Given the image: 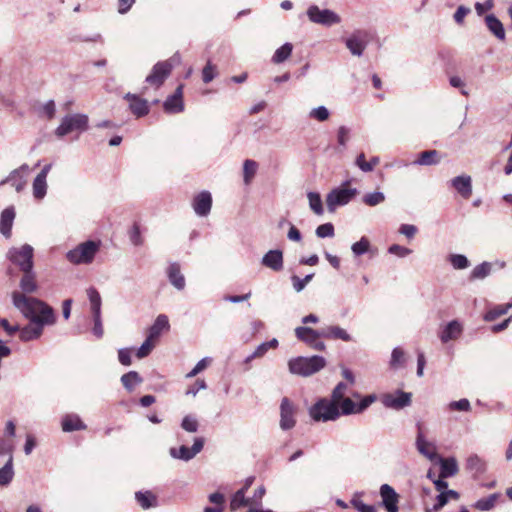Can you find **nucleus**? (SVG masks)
<instances>
[{
	"instance_id": "f03ea898",
	"label": "nucleus",
	"mask_w": 512,
	"mask_h": 512,
	"mask_svg": "<svg viewBox=\"0 0 512 512\" xmlns=\"http://www.w3.org/2000/svg\"><path fill=\"white\" fill-rule=\"evenodd\" d=\"M326 366V360L322 356L296 357L288 362L289 371L303 377L311 376Z\"/></svg>"
},
{
	"instance_id": "72a5a7b5",
	"label": "nucleus",
	"mask_w": 512,
	"mask_h": 512,
	"mask_svg": "<svg viewBox=\"0 0 512 512\" xmlns=\"http://www.w3.org/2000/svg\"><path fill=\"white\" fill-rule=\"evenodd\" d=\"M143 382L142 377L136 371H129L121 376V383L124 388L132 392L135 389V386L141 384Z\"/></svg>"
},
{
	"instance_id": "7ed1b4c3",
	"label": "nucleus",
	"mask_w": 512,
	"mask_h": 512,
	"mask_svg": "<svg viewBox=\"0 0 512 512\" xmlns=\"http://www.w3.org/2000/svg\"><path fill=\"white\" fill-rule=\"evenodd\" d=\"M89 128V118L83 113H72L65 115L58 127L55 129L54 134L58 138H63L68 134L77 133L78 135L87 131Z\"/></svg>"
},
{
	"instance_id": "ddd939ff",
	"label": "nucleus",
	"mask_w": 512,
	"mask_h": 512,
	"mask_svg": "<svg viewBox=\"0 0 512 512\" xmlns=\"http://www.w3.org/2000/svg\"><path fill=\"white\" fill-rule=\"evenodd\" d=\"M296 407L287 398L284 397L280 404V428L284 431L291 430L296 425Z\"/></svg>"
},
{
	"instance_id": "2eb2a0df",
	"label": "nucleus",
	"mask_w": 512,
	"mask_h": 512,
	"mask_svg": "<svg viewBox=\"0 0 512 512\" xmlns=\"http://www.w3.org/2000/svg\"><path fill=\"white\" fill-rule=\"evenodd\" d=\"M366 32L357 30L345 40V45L352 55L362 56L366 46Z\"/></svg>"
},
{
	"instance_id": "c03bdc74",
	"label": "nucleus",
	"mask_w": 512,
	"mask_h": 512,
	"mask_svg": "<svg viewBox=\"0 0 512 512\" xmlns=\"http://www.w3.org/2000/svg\"><path fill=\"white\" fill-rule=\"evenodd\" d=\"M448 261L456 270H464L470 266L468 258L463 254H450Z\"/></svg>"
},
{
	"instance_id": "58836bf2",
	"label": "nucleus",
	"mask_w": 512,
	"mask_h": 512,
	"mask_svg": "<svg viewBox=\"0 0 512 512\" xmlns=\"http://www.w3.org/2000/svg\"><path fill=\"white\" fill-rule=\"evenodd\" d=\"M87 296L90 301V308L92 314H100L101 313V305L102 300L100 293L95 287H89L87 289Z\"/></svg>"
},
{
	"instance_id": "2f4dec72",
	"label": "nucleus",
	"mask_w": 512,
	"mask_h": 512,
	"mask_svg": "<svg viewBox=\"0 0 512 512\" xmlns=\"http://www.w3.org/2000/svg\"><path fill=\"white\" fill-rule=\"evenodd\" d=\"M466 469L477 477L486 471V462L476 454L471 455L467 458Z\"/></svg>"
},
{
	"instance_id": "de8ad7c7",
	"label": "nucleus",
	"mask_w": 512,
	"mask_h": 512,
	"mask_svg": "<svg viewBox=\"0 0 512 512\" xmlns=\"http://www.w3.org/2000/svg\"><path fill=\"white\" fill-rule=\"evenodd\" d=\"M47 193V181L38 177H35L33 181V196L37 200H42Z\"/></svg>"
},
{
	"instance_id": "4468645a",
	"label": "nucleus",
	"mask_w": 512,
	"mask_h": 512,
	"mask_svg": "<svg viewBox=\"0 0 512 512\" xmlns=\"http://www.w3.org/2000/svg\"><path fill=\"white\" fill-rule=\"evenodd\" d=\"M417 436H416V449L417 451L423 455L424 457L428 458L429 460L433 461L437 459V453H436V447L432 442H429L422 431V424H417Z\"/></svg>"
},
{
	"instance_id": "e433bc0d",
	"label": "nucleus",
	"mask_w": 512,
	"mask_h": 512,
	"mask_svg": "<svg viewBox=\"0 0 512 512\" xmlns=\"http://www.w3.org/2000/svg\"><path fill=\"white\" fill-rule=\"evenodd\" d=\"M500 497V494L499 493H493V494H490L489 496L487 497H484V498H481L479 500H477L473 507L479 511H490L492 510L495 505H496V502L497 500L499 499Z\"/></svg>"
},
{
	"instance_id": "49530a36",
	"label": "nucleus",
	"mask_w": 512,
	"mask_h": 512,
	"mask_svg": "<svg viewBox=\"0 0 512 512\" xmlns=\"http://www.w3.org/2000/svg\"><path fill=\"white\" fill-rule=\"evenodd\" d=\"M341 415H351L358 414V404H356L353 400L346 397L343 400L339 401L338 404Z\"/></svg>"
},
{
	"instance_id": "ea45409f",
	"label": "nucleus",
	"mask_w": 512,
	"mask_h": 512,
	"mask_svg": "<svg viewBox=\"0 0 512 512\" xmlns=\"http://www.w3.org/2000/svg\"><path fill=\"white\" fill-rule=\"evenodd\" d=\"M209 501L214 504V507H205L204 512H223L225 496L220 492L212 493L208 496Z\"/></svg>"
},
{
	"instance_id": "423d86ee",
	"label": "nucleus",
	"mask_w": 512,
	"mask_h": 512,
	"mask_svg": "<svg viewBox=\"0 0 512 512\" xmlns=\"http://www.w3.org/2000/svg\"><path fill=\"white\" fill-rule=\"evenodd\" d=\"M349 181L343 186L332 189L326 196V205L329 212H334L338 207L345 206L358 194L356 188L346 187Z\"/></svg>"
},
{
	"instance_id": "69168bd1",
	"label": "nucleus",
	"mask_w": 512,
	"mask_h": 512,
	"mask_svg": "<svg viewBox=\"0 0 512 512\" xmlns=\"http://www.w3.org/2000/svg\"><path fill=\"white\" fill-rule=\"evenodd\" d=\"M352 506L358 512H377V509L373 505L365 504L362 500H360L357 496H354L351 500Z\"/></svg>"
},
{
	"instance_id": "3c124183",
	"label": "nucleus",
	"mask_w": 512,
	"mask_h": 512,
	"mask_svg": "<svg viewBox=\"0 0 512 512\" xmlns=\"http://www.w3.org/2000/svg\"><path fill=\"white\" fill-rule=\"evenodd\" d=\"M511 308V305H498L494 307L493 309H490L486 314L484 315L485 321H494L498 317L506 314L508 310Z\"/></svg>"
},
{
	"instance_id": "603ef678",
	"label": "nucleus",
	"mask_w": 512,
	"mask_h": 512,
	"mask_svg": "<svg viewBox=\"0 0 512 512\" xmlns=\"http://www.w3.org/2000/svg\"><path fill=\"white\" fill-rule=\"evenodd\" d=\"M129 240L134 246H141L144 243V238L141 234L140 225L138 223H134L130 228L129 232Z\"/></svg>"
},
{
	"instance_id": "473e14b6",
	"label": "nucleus",
	"mask_w": 512,
	"mask_h": 512,
	"mask_svg": "<svg viewBox=\"0 0 512 512\" xmlns=\"http://www.w3.org/2000/svg\"><path fill=\"white\" fill-rule=\"evenodd\" d=\"M493 265L490 262L484 261L479 265H476L469 275L470 281L483 280L489 276L492 272Z\"/></svg>"
},
{
	"instance_id": "a878e982",
	"label": "nucleus",
	"mask_w": 512,
	"mask_h": 512,
	"mask_svg": "<svg viewBox=\"0 0 512 512\" xmlns=\"http://www.w3.org/2000/svg\"><path fill=\"white\" fill-rule=\"evenodd\" d=\"M167 277L171 285H173L177 290L181 291L185 288V277L181 273L180 265L178 263L175 262L169 265L167 268Z\"/></svg>"
},
{
	"instance_id": "13d9d810",
	"label": "nucleus",
	"mask_w": 512,
	"mask_h": 512,
	"mask_svg": "<svg viewBox=\"0 0 512 512\" xmlns=\"http://www.w3.org/2000/svg\"><path fill=\"white\" fill-rule=\"evenodd\" d=\"M155 341L151 340L150 338H146V340L142 343V345L138 348L136 352V356L139 359L147 357L153 348L155 347Z\"/></svg>"
},
{
	"instance_id": "412c9836",
	"label": "nucleus",
	"mask_w": 512,
	"mask_h": 512,
	"mask_svg": "<svg viewBox=\"0 0 512 512\" xmlns=\"http://www.w3.org/2000/svg\"><path fill=\"white\" fill-rule=\"evenodd\" d=\"M463 332V326L458 320H452L448 322L441 332L439 338L442 343H448L449 341L457 340Z\"/></svg>"
},
{
	"instance_id": "4c0bfd02",
	"label": "nucleus",
	"mask_w": 512,
	"mask_h": 512,
	"mask_svg": "<svg viewBox=\"0 0 512 512\" xmlns=\"http://www.w3.org/2000/svg\"><path fill=\"white\" fill-rule=\"evenodd\" d=\"M14 477L13 456L10 455L6 464L0 468V486H7Z\"/></svg>"
},
{
	"instance_id": "f8f14e48",
	"label": "nucleus",
	"mask_w": 512,
	"mask_h": 512,
	"mask_svg": "<svg viewBox=\"0 0 512 512\" xmlns=\"http://www.w3.org/2000/svg\"><path fill=\"white\" fill-rule=\"evenodd\" d=\"M204 447V438L197 437L194 439V443L191 447L181 445L179 448L172 447L169 450V454L172 458L189 461L193 459L198 453L202 451Z\"/></svg>"
},
{
	"instance_id": "6ab92c4d",
	"label": "nucleus",
	"mask_w": 512,
	"mask_h": 512,
	"mask_svg": "<svg viewBox=\"0 0 512 512\" xmlns=\"http://www.w3.org/2000/svg\"><path fill=\"white\" fill-rule=\"evenodd\" d=\"M28 172L29 166L27 164H22L19 168L13 170L10 175L1 182V184L9 182L17 192H21L26 185L25 174Z\"/></svg>"
},
{
	"instance_id": "c85d7f7f",
	"label": "nucleus",
	"mask_w": 512,
	"mask_h": 512,
	"mask_svg": "<svg viewBox=\"0 0 512 512\" xmlns=\"http://www.w3.org/2000/svg\"><path fill=\"white\" fill-rule=\"evenodd\" d=\"M19 286L21 288V291H18L19 293H22L25 296H28L27 294H32L37 291L38 285L35 280V273L32 270H29V272H23V276L20 279Z\"/></svg>"
},
{
	"instance_id": "37998d69",
	"label": "nucleus",
	"mask_w": 512,
	"mask_h": 512,
	"mask_svg": "<svg viewBox=\"0 0 512 512\" xmlns=\"http://www.w3.org/2000/svg\"><path fill=\"white\" fill-rule=\"evenodd\" d=\"M307 198L309 201V207L310 209L316 214V215H322L324 213L322 199L319 193L317 192H308Z\"/></svg>"
},
{
	"instance_id": "bf43d9fd",
	"label": "nucleus",
	"mask_w": 512,
	"mask_h": 512,
	"mask_svg": "<svg viewBox=\"0 0 512 512\" xmlns=\"http://www.w3.org/2000/svg\"><path fill=\"white\" fill-rule=\"evenodd\" d=\"M278 346L277 339L273 338L270 341L261 343L255 350H254V356L257 358L263 357L267 351L271 348H276Z\"/></svg>"
},
{
	"instance_id": "1a4fd4ad",
	"label": "nucleus",
	"mask_w": 512,
	"mask_h": 512,
	"mask_svg": "<svg viewBox=\"0 0 512 512\" xmlns=\"http://www.w3.org/2000/svg\"><path fill=\"white\" fill-rule=\"evenodd\" d=\"M177 56L178 55L175 54L174 57L168 60L156 63L153 66L151 73L146 77L145 82L159 88L170 75Z\"/></svg>"
},
{
	"instance_id": "e2e57ef3",
	"label": "nucleus",
	"mask_w": 512,
	"mask_h": 512,
	"mask_svg": "<svg viewBox=\"0 0 512 512\" xmlns=\"http://www.w3.org/2000/svg\"><path fill=\"white\" fill-rule=\"evenodd\" d=\"M216 77V66L208 61L202 70V80L204 83H210Z\"/></svg>"
},
{
	"instance_id": "cd10ccee",
	"label": "nucleus",
	"mask_w": 512,
	"mask_h": 512,
	"mask_svg": "<svg viewBox=\"0 0 512 512\" xmlns=\"http://www.w3.org/2000/svg\"><path fill=\"white\" fill-rule=\"evenodd\" d=\"M323 338L337 340L340 339L345 342L352 341L351 335L340 326H328L321 329Z\"/></svg>"
},
{
	"instance_id": "dca6fc26",
	"label": "nucleus",
	"mask_w": 512,
	"mask_h": 512,
	"mask_svg": "<svg viewBox=\"0 0 512 512\" xmlns=\"http://www.w3.org/2000/svg\"><path fill=\"white\" fill-rule=\"evenodd\" d=\"M380 496L382 504L387 512H398L399 495L389 484H383L380 487Z\"/></svg>"
},
{
	"instance_id": "f3484780",
	"label": "nucleus",
	"mask_w": 512,
	"mask_h": 512,
	"mask_svg": "<svg viewBox=\"0 0 512 512\" xmlns=\"http://www.w3.org/2000/svg\"><path fill=\"white\" fill-rule=\"evenodd\" d=\"M192 207L196 215L200 217L207 216L212 207V196L208 191H202L197 194L192 201Z\"/></svg>"
},
{
	"instance_id": "4d7b16f0",
	"label": "nucleus",
	"mask_w": 512,
	"mask_h": 512,
	"mask_svg": "<svg viewBox=\"0 0 512 512\" xmlns=\"http://www.w3.org/2000/svg\"><path fill=\"white\" fill-rule=\"evenodd\" d=\"M330 116L329 110L325 106H318L316 108H313L309 112V117L315 120H318L320 122H324L328 120Z\"/></svg>"
},
{
	"instance_id": "6e6552de",
	"label": "nucleus",
	"mask_w": 512,
	"mask_h": 512,
	"mask_svg": "<svg viewBox=\"0 0 512 512\" xmlns=\"http://www.w3.org/2000/svg\"><path fill=\"white\" fill-rule=\"evenodd\" d=\"M308 19L322 26H333L341 22V17L330 9H320L317 5H311L307 9Z\"/></svg>"
},
{
	"instance_id": "9b49d317",
	"label": "nucleus",
	"mask_w": 512,
	"mask_h": 512,
	"mask_svg": "<svg viewBox=\"0 0 512 512\" xmlns=\"http://www.w3.org/2000/svg\"><path fill=\"white\" fill-rule=\"evenodd\" d=\"M296 337L309 345L311 348L317 351L325 350V343L319 341V338H323L320 330H315L310 327L300 326L295 329Z\"/></svg>"
},
{
	"instance_id": "b1692460",
	"label": "nucleus",
	"mask_w": 512,
	"mask_h": 512,
	"mask_svg": "<svg viewBox=\"0 0 512 512\" xmlns=\"http://www.w3.org/2000/svg\"><path fill=\"white\" fill-rule=\"evenodd\" d=\"M15 215H16L15 209L12 206L11 207H7L1 213V216H0V233L5 238H10L11 237V230H12L13 222H14V219H15Z\"/></svg>"
},
{
	"instance_id": "39448f33",
	"label": "nucleus",
	"mask_w": 512,
	"mask_h": 512,
	"mask_svg": "<svg viewBox=\"0 0 512 512\" xmlns=\"http://www.w3.org/2000/svg\"><path fill=\"white\" fill-rule=\"evenodd\" d=\"M309 414L316 422L335 421L341 416L338 404L328 398L319 399L311 406Z\"/></svg>"
},
{
	"instance_id": "5701e85b",
	"label": "nucleus",
	"mask_w": 512,
	"mask_h": 512,
	"mask_svg": "<svg viewBox=\"0 0 512 512\" xmlns=\"http://www.w3.org/2000/svg\"><path fill=\"white\" fill-rule=\"evenodd\" d=\"M170 328L168 317L164 314H160L155 319L153 325L148 329L147 337L153 341H157V339L161 336L164 331H168Z\"/></svg>"
},
{
	"instance_id": "0e129e2a",
	"label": "nucleus",
	"mask_w": 512,
	"mask_h": 512,
	"mask_svg": "<svg viewBox=\"0 0 512 512\" xmlns=\"http://www.w3.org/2000/svg\"><path fill=\"white\" fill-rule=\"evenodd\" d=\"M350 132L351 130L347 126H340L337 130V142L343 149L350 139Z\"/></svg>"
},
{
	"instance_id": "4be33fe9",
	"label": "nucleus",
	"mask_w": 512,
	"mask_h": 512,
	"mask_svg": "<svg viewBox=\"0 0 512 512\" xmlns=\"http://www.w3.org/2000/svg\"><path fill=\"white\" fill-rule=\"evenodd\" d=\"M450 184L464 199L472 195V179L469 175L456 176L451 179Z\"/></svg>"
},
{
	"instance_id": "20e7f679",
	"label": "nucleus",
	"mask_w": 512,
	"mask_h": 512,
	"mask_svg": "<svg viewBox=\"0 0 512 512\" xmlns=\"http://www.w3.org/2000/svg\"><path fill=\"white\" fill-rule=\"evenodd\" d=\"M101 247L100 241L87 240L66 253V259L73 265L90 264Z\"/></svg>"
},
{
	"instance_id": "5fc2aeb1",
	"label": "nucleus",
	"mask_w": 512,
	"mask_h": 512,
	"mask_svg": "<svg viewBox=\"0 0 512 512\" xmlns=\"http://www.w3.org/2000/svg\"><path fill=\"white\" fill-rule=\"evenodd\" d=\"M313 277H314L313 273L306 275L304 278H299L298 276L293 275L291 277V281H292L294 290L296 292H301L302 290H304L306 285L313 279Z\"/></svg>"
},
{
	"instance_id": "864d4df0",
	"label": "nucleus",
	"mask_w": 512,
	"mask_h": 512,
	"mask_svg": "<svg viewBox=\"0 0 512 512\" xmlns=\"http://www.w3.org/2000/svg\"><path fill=\"white\" fill-rule=\"evenodd\" d=\"M348 390V385L344 382H339L332 391L331 400L336 404H339L340 400L346 398V393Z\"/></svg>"
},
{
	"instance_id": "6e6d98bb",
	"label": "nucleus",
	"mask_w": 512,
	"mask_h": 512,
	"mask_svg": "<svg viewBox=\"0 0 512 512\" xmlns=\"http://www.w3.org/2000/svg\"><path fill=\"white\" fill-rule=\"evenodd\" d=\"M404 360H405L404 351L399 347L394 348L391 353L390 366L392 368L396 369L403 365Z\"/></svg>"
},
{
	"instance_id": "09e8293b",
	"label": "nucleus",
	"mask_w": 512,
	"mask_h": 512,
	"mask_svg": "<svg viewBox=\"0 0 512 512\" xmlns=\"http://www.w3.org/2000/svg\"><path fill=\"white\" fill-rule=\"evenodd\" d=\"M258 164L256 161L247 159L243 164V174H244V182L246 184L250 183L252 178L255 176L257 172Z\"/></svg>"
},
{
	"instance_id": "f704fd0d",
	"label": "nucleus",
	"mask_w": 512,
	"mask_h": 512,
	"mask_svg": "<svg viewBox=\"0 0 512 512\" xmlns=\"http://www.w3.org/2000/svg\"><path fill=\"white\" fill-rule=\"evenodd\" d=\"M135 499L143 509H149L157 505L156 496L150 491H138L135 493Z\"/></svg>"
},
{
	"instance_id": "393cba45",
	"label": "nucleus",
	"mask_w": 512,
	"mask_h": 512,
	"mask_svg": "<svg viewBox=\"0 0 512 512\" xmlns=\"http://www.w3.org/2000/svg\"><path fill=\"white\" fill-rule=\"evenodd\" d=\"M125 99L130 102V110L137 117H143L149 113V106L146 100L139 98L135 94L127 93Z\"/></svg>"
},
{
	"instance_id": "8fccbe9b",
	"label": "nucleus",
	"mask_w": 512,
	"mask_h": 512,
	"mask_svg": "<svg viewBox=\"0 0 512 512\" xmlns=\"http://www.w3.org/2000/svg\"><path fill=\"white\" fill-rule=\"evenodd\" d=\"M370 249V241L367 237L363 236L361 239L352 244L351 250L354 256L358 257L367 253Z\"/></svg>"
},
{
	"instance_id": "c9c22d12",
	"label": "nucleus",
	"mask_w": 512,
	"mask_h": 512,
	"mask_svg": "<svg viewBox=\"0 0 512 512\" xmlns=\"http://www.w3.org/2000/svg\"><path fill=\"white\" fill-rule=\"evenodd\" d=\"M438 152L436 150H426L418 155L413 162L414 165L430 166L439 163Z\"/></svg>"
},
{
	"instance_id": "0eeeda50",
	"label": "nucleus",
	"mask_w": 512,
	"mask_h": 512,
	"mask_svg": "<svg viewBox=\"0 0 512 512\" xmlns=\"http://www.w3.org/2000/svg\"><path fill=\"white\" fill-rule=\"evenodd\" d=\"M33 253L34 249L29 244H24L21 247H12L7 252V258L22 272H29L33 269Z\"/></svg>"
},
{
	"instance_id": "a211bd4d",
	"label": "nucleus",
	"mask_w": 512,
	"mask_h": 512,
	"mask_svg": "<svg viewBox=\"0 0 512 512\" xmlns=\"http://www.w3.org/2000/svg\"><path fill=\"white\" fill-rule=\"evenodd\" d=\"M163 108L164 111L169 114L183 112V85H179L175 92L164 101Z\"/></svg>"
},
{
	"instance_id": "338daca9",
	"label": "nucleus",
	"mask_w": 512,
	"mask_h": 512,
	"mask_svg": "<svg viewBox=\"0 0 512 512\" xmlns=\"http://www.w3.org/2000/svg\"><path fill=\"white\" fill-rule=\"evenodd\" d=\"M448 408L452 411H465L471 410V405L468 399L463 398L458 401H452L449 403Z\"/></svg>"
},
{
	"instance_id": "9d476101",
	"label": "nucleus",
	"mask_w": 512,
	"mask_h": 512,
	"mask_svg": "<svg viewBox=\"0 0 512 512\" xmlns=\"http://www.w3.org/2000/svg\"><path fill=\"white\" fill-rule=\"evenodd\" d=\"M380 401L386 408L401 410L411 405L412 394L402 390H397L394 393L383 394L380 397Z\"/></svg>"
},
{
	"instance_id": "774afa93",
	"label": "nucleus",
	"mask_w": 512,
	"mask_h": 512,
	"mask_svg": "<svg viewBox=\"0 0 512 512\" xmlns=\"http://www.w3.org/2000/svg\"><path fill=\"white\" fill-rule=\"evenodd\" d=\"M388 252L400 258H405L412 253V250L398 244H393L389 247Z\"/></svg>"
},
{
	"instance_id": "bb28decb",
	"label": "nucleus",
	"mask_w": 512,
	"mask_h": 512,
	"mask_svg": "<svg viewBox=\"0 0 512 512\" xmlns=\"http://www.w3.org/2000/svg\"><path fill=\"white\" fill-rule=\"evenodd\" d=\"M438 462L440 464V473L439 476L441 478H449L456 475L459 471L457 460L454 457H437Z\"/></svg>"
},
{
	"instance_id": "79ce46f5",
	"label": "nucleus",
	"mask_w": 512,
	"mask_h": 512,
	"mask_svg": "<svg viewBox=\"0 0 512 512\" xmlns=\"http://www.w3.org/2000/svg\"><path fill=\"white\" fill-rule=\"evenodd\" d=\"M246 493L243 492V490H237L230 501V509L231 511H236L240 509L241 507H246L248 505H251L250 499L246 498Z\"/></svg>"
},
{
	"instance_id": "a19ab883",
	"label": "nucleus",
	"mask_w": 512,
	"mask_h": 512,
	"mask_svg": "<svg viewBox=\"0 0 512 512\" xmlns=\"http://www.w3.org/2000/svg\"><path fill=\"white\" fill-rule=\"evenodd\" d=\"M293 45L291 43H285L279 47L272 56V62L280 64L286 61L292 54Z\"/></svg>"
},
{
	"instance_id": "7c9ffc66",
	"label": "nucleus",
	"mask_w": 512,
	"mask_h": 512,
	"mask_svg": "<svg viewBox=\"0 0 512 512\" xmlns=\"http://www.w3.org/2000/svg\"><path fill=\"white\" fill-rule=\"evenodd\" d=\"M86 427L87 426L76 414H68L62 420V429L64 432L85 430Z\"/></svg>"
},
{
	"instance_id": "680f3d73",
	"label": "nucleus",
	"mask_w": 512,
	"mask_h": 512,
	"mask_svg": "<svg viewBox=\"0 0 512 512\" xmlns=\"http://www.w3.org/2000/svg\"><path fill=\"white\" fill-rule=\"evenodd\" d=\"M334 226L332 223H325L319 225L316 230L315 234L319 238H326V237H333L334 236Z\"/></svg>"
},
{
	"instance_id": "f257e3e1",
	"label": "nucleus",
	"mask_w": 512,
	"mask_h": 512,
	"mask_svg": "<svg viewBox=\"0 0 512 512\" xmlns=\"http://www.w3.org/2000/svg\"><path fill=\"white\" fill-rule=\"evenodd\" d=\"M11 297L13 306L30 321L19 330L21 341L29 342L40 338L44 327L56 322L53 308L44 301L36 297L25 296L17 290L12 292Z\"/></svg>"
},
{
	"instance_id": "a18cd8bd",
	"label": "nucleus",
	"mask_w": 512,
	"mask_h": 512,
	"mask_svg": "<svg viewBox=\"0 0 512 512\" xmlns=\"http://www.w3.org/2000/svg\"><path fill=\"white\" fill-rule=\"evenodd\" d=\"M362 201L369 207H375L385 201V195L381 191H374L363 196Z\"/></svg>"
},
{
	"instance_id": "052dcab7",
	"label": "nucleus",
	"mask_w": 512,
	"mask_h": 512,
	"mask_svg": "<svg viewBox=\"0 0 512 512\" xmlns=\"http://www.w3.org/2000/svg\"><path fill=\"white\" fill-rule=\"evenodd\" d=\"M181 427L190 433H195L198 430L199 424L194 416L186 415L181 422Z\"/></svg>"
},
{
	"instance_id": "c756f323",
	"label": "nucleus",
	"mask_w": 512,
	"mask_h": 512,
	"mask_svg": "<svg viewBox=\"0 0 512 512\" xmlns=\"http://www.w3.org/2000/svg\"><path fill=\"white\" fill-rule=\"evenodd\" d=\"M485 23L488 30L499 40L505 39V29L502 22L494 15L489 14L485 17Z\"/></svg>"
},
{
	"instance_id": "aec40b11",
	"label": "nucleus",
	"mask_w": 512,
	"mask_h": 512,
	"mask_svg": "<svg viewBox=\"0 0 512 512\" xmlns=\"http://www.w3.org/2000/svg\"><path fill=\"white\" fill-rule=\"evenodd\" d=\"M261 264L275 272L283 269V252L279 249L269 250L261 259Z\"/></svg>"
}]
</instances>
